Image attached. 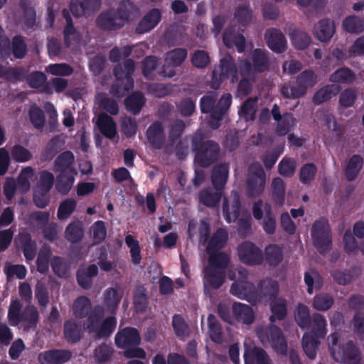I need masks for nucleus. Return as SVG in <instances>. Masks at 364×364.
Listing matches in <instances>:
<instances>
[{
  "label": "nucleus",
  "mask_w": 364,
  "mask_h": 364,
  "mask_svg": "<svg viewBox=\"0 0 364 364\" xmlns=\"http://www.w3.org/2000/svg\"><path fill=\"white\" fill-rule=\"evenodd\" d=\"M363 165V160L359 155H353L348 161L345 172L349 181L354 180Z\"/></svg>",
  "instance_id": "40"
},
{
  "label": "nucleus",
  "mask_w": 364,
  "mask_h": 364,
  "mask_svg": "<svg viewBox=\"0 0 364 364\" xmlns=\"http://www.w3.org/2000/svg\"><path fill=\"white\" fill-rule=\"evenodd\" d=\"M245 364H271V360L262 349L257 347H249L245 345Z\"/></svg>",
  "instance_id": "26"
},
{
  "label": "nucleus",
  "mask_w": 364,
  "mask_h": 364,
  "mask_svg": "<svg viewBox=\"0 0 364 364\" xmlns=\"http://www.w3.org/2000/svg\"><path fill=\"white\" fill-rule=\"evenodd\" d=\"M252 18V13L250 8L247 5L238 6L235 11L234 21L241 26H245L250 23Z\"/></svg>",
  "instance_id": "50"
},
{
  "label": "nucleus",
  "mask_w": 364,
  "mask_h": 364,
  "mask_svg": "<svg viewBox=\"0 0 364 364\" xmlns=\"http://www.w3.org/2000/svg\"><path fill=\"white\" fill-rule=\"evenodd\" d=\"M228 178V167L226 164H220L213 169L212 182L218 191L205 189L199 194V201L207 207H214L219 202L222 193L220 190L225 186Z\"/></svg>",
  "instance_id": "3"
},
{
  "label": "nucleus",
  "mask_w": 364,
  "mask_h": 364,
  "mask_svg": "<svg viewBox=\"0 0 364 364\" xmlns=\"http://www.w3.org/2000/svg\"><path fill=\"white\" fill-rule=\"evenodd\" d=\"M173 328L177 336L185 338L189 336V328L183 318L179 315H175L172 321Z\"/></svg>",
  "instance_id": "62"
},
{
  "label": "nucleus",
  "mask_w": 364,
  "mask_h": 364,
  "mask_svg": "<svg viewBox=\"0 0 364 364\" xmlns=\"http://www.w3.org/2000/svg\"><path fill=\"white\" fill-rule=\"evenodd\" d=\"M92 304L90 300L85 296L77 298L73 306V314L77 318H84L89 314L84 323L90 333H93L98 338L109 336L114 330L117 321L114 316L107 317L102 321L104 315L103 308L97 306L91 311Z\"/></svg>",
  "instance_id": "2"
},
{
  "label": "nucleus",
  "mask_w": 364,
  "mask_h": 364,
  "mask_svg": "<svg viewBox=\"0 0 364 364\" xmlns=\"http://www.w3.org/2000/svg\"><path fill=\"white\" fill-rule=\"evenodd\" d=\"M336 32L334 22L330 19H323L315 24L313 33L321 42L330 41Z\"/></svg>",
  "instance_id": "22"
},
{
  "label": "nucleus",
  "mask_w": 364,
  "mask_h": 364,
  "mask_svg": "<svg viewBox=\"0 0 364 364\" xmlns=\"http://www.w3.org/2000/svg\"><path fill=\"white\" fill-rule=\"evenodd\" d=\"M23 14V22L26 27L32 28L36 23V11L31 2L28 0H22L20 4Z\"/></svg>",
  "instance_id": "46"
},
{
  "label": "nucleus",
  "mask_w": 364,
  "mask_h": 364,
  "mask_svg": "<svg viewBox=\"0 0 364 364\" xmlns=\"http://www.w3.org/2000/svg\"><path fill=\"white\" fill-rule=\"evenodd\" d=\"M271 191L274 202L282 205L284 202L286 186L284 181L280 177H275L271 182Z\"/></svg>",
  "instance_id": "35"
},
{
  "label": "nucleus",
  "mask_w": 364,
  "mask_h": 364,
  "mask_svg": "<svg viewBox=\"0 0 364 364\" xmlns=\"http://www.w3.org/2000/svg\"><path fill=\"white\" fill-rule=\"evenodd\" d=\"M262 343H269L278 353L284 355L287 352V344L282 336L281 330L276 326H271L269 329L258 332Z\"/></svg>",
  "instance_id": "13"
},
{
  "label": "nucleus",
  "mask_w": 364,
  "mask_h": 364,
  "mask_svg": "<svg viewBox=\"0 0 364 364\" xmlns=\"http://www.w3.org/2000/svg\"><path fill=\"white\" fill-rule=\"evenodd\" d=\"M333 297L327 294L316 295L313 301V307L318 311H326L333 304Z\"/></svg>",
  "instance_id": "54"
},
{
  "label": "nucleus",
  "mask_w": 364,
  "mask_h": 364,
  "mask_svg": "<svg viewBox=\"0 0 364 364\" xmlns=\"http://www.w3.org/2000/svg\"><path fill=\"white\" fill-rule=\"evenodd\" d=\"M4 272L9 278L16 277L19 279H23L27 273L26 267L22 264H7L4 267Z\"/></svg>",
  "instance_id": "64"
},
{
  "label": "nucleus",
  "mask_w": 364,
  "mask_h": 364,
  "mask_svg": "<svg viewBox=\"0 0 364 364\" xmlns=\"http://www.w3.org/2000/svg\"><path fill=\"white\" fill-rule=\"evenodd\" d=\"M231 104V95L230 94H225L220 99L217 109H214L212 113V119L210 122V127L213 129H216L219 127V122L222 119L223 115L225 114L226 110L230 106Z\"/></svg>",
  "instance_id": "28"
},
{
  "label": "nucleus",
  "mask_w": 364,
  "mask_h": 364,
  "mask_svg": "<svg viewBox=\"0 0 364 364\" xmlns=\"http://www.w3.org/2000/svg\"><path fill=\"white\" fill-rule=\"evenodd\" d=\"M358 276V273L356 270L348 272L337 270L333 273L334 280L341 285H346L350 283Z\"/></svg>",
  "instance_id": "63"
},
{
  "label": "nucleus",
  "mask_w": 364,
  "mask_h": 364,
  "mask_svg": "<svg viewBox=\"0 0 364 364\" xmlns=\"http://www.w3.org/2000/svg\"><path fill=\"white\" fill-rule=\"evenodd\" d=\"M265 257L271 265H277L283 259L282 247L277 245H270L265 249Z\"/></svg>",
  "instance_id": "51"
},
{
  "label": "nucleus",
  "mask_w": 364,
  "mask_h": 364,
  "mask_svg": "<svg viewBox=\"0 0 364 364\" xmlns=\"http://www.w3.org/2000/svg\"><path fill=\"white\" fill-rule=\"evenodd\" d=\"M19 238L23 242L24 256L27 260H32L36 253V243L32 241L29 235L26 234H20Z\"/></svg>",
  "instance_id": "59"
},
{
  "label": "nucleus",
  "mask_w": 364,
  "mask_h": 364,
  "mask_svg": "<svg viewBox=\"0 0 364 364\" xmlns=\"http://www.w3.org/2000/svg\"><path fill=\"white\" fill-rule=\"evenodd\" d=\"M235 319L245 324L252 323L255 319L252 309L247 304L235 302L232 305Z\"/></svg>",
  "instance_id": "27"
},
{
  "label": "nucleus",
  "mask_w": 364,
  "mask_h": 364,
  "mask_svg": "<svg viewBox=\"0 0 364 364\" xmlns=\"http://www.w3.org/2000/svg\"><path fill=\"white\" fill-rule=\"evenodd\" d=\"M98 272V268L95 264H91L88 267H82L77 272V282L84 289H89L92 284V279L96 276Z\"/></svg>",
  "instance_id": "30"
},
{
  "label": "nucleus",
  "mask_w": 364,
  "mask_h": 364,
  "mask_svg": "<svg viewBox=\"0 0 364 364\" xmlns=\"http://www.w3.org/2000/svg\"><path fill=\"white\" fill-rule=\"evenodd\" d=\"M329 80L333 82L350 84L355 80V75L350 69L342 68L332 73Z\"/></svg>",
  "instance_id": "37"
},
{
  "label": "nucleus",
  "mask_w": 364,
  "mask_h": 364,
  "mask_svg": "<svg viewBox=\"0 0 364 364\" xmlns=\"http://www.w3.org/2000/svg\"><path fill=\"white\" fill-rule=\"evenodd\" d=\"M96 124L102 134L108 138H113L116 134V125L111 117L106 114L99 115Z\"/></svg>",
  "instance_id": "31"
},
{
  "label": "nucleus",
  "mask_w": 364,
  "mask_h": 364,
  "mask_svg": "<svg viewBox=\"0 0 364 364\" xmlns=\"http://www.w3.org/2000/svg\"><path fill=\"white\" fill-rule=\"evenodd\" d=\"M340 339L336 333L328 337V344L333 359L344 364H358L360 355L354 344L349 341L346 345L340 344Z\"/></svg>",
  "instance_id": "5"
},
{
  "label": "nucleus",
  "mask_w": 364,
  "mask_h": 364,
  "mask_svg": "<svg viewBox=\"0 0 364 364\" xmlns=\"http://www.w3.org/2000/svg\"><path fill=\"white\" fill-rule=\"evenodd\" d=\"M97 24L99 27L115 30L121 28L125 23V16H119L116 10L111 9L102 12L97 18Z\"/></svg>",
  "instance_id": "18"
},
{
  "label": "nucleus",
  "mask_w": 364,
  "mask_h": 364,
  "mask_svg": "<svg viewBox=\"0 0 364 364\" xmlns=\"http://www.w3.org/2000/svg\"><path fill=\"white\" fill-rule=\"evenodd\" d=\"M228 276L230 279L233 280L234 282L230 287V293L241 299L247 301V297H242L234 294L235 289L236 291H241L245 294L249 292L255 293V285L250 282L247 281L248 273L243 267H231L228 272Z\"/></svg>",
  "instance_id": "10"
},
{
  "label": "nucleus",
  "mask_w": 364,
  "mask_h": 364,
  "mask_svg": "<svg viewBox=\"0 0 364 364\" xmlns=\"http://www.w3.org/2000/svg\"><path fill=\"white\" fill-rule=\"evenodd\" d=\"M71 358V353L66 350H50L41 353L38 360L41 364H63Z\"/></svg>",
  "instance_id": "21"
},
{
  "label": "nucleus",
  "mask_w": 364,
  "mask_h": 364,
  "mask_svg": "<svg viewBox=\"0 0 364 364\" xmlns=\"http://www.w3.org/2000/svg\"><path fill=\"white\" fill-rule=\"evenodd\" d=\"M216 95L215 92H208L206 95L202 97L200 100V110L203 113H210V119L209 121V124H210V122L212 119V113L214 109H217V107H214L215 100H216Z\"/></svg>",
  "instance_id": "57"
},
{
  "label": "nucleus",
  "mask_w": 364,
  "mask_h": 364,
  "mask_svg": "<svg viewBox=\"0 0 364 364\" xmlns=\"http://www.w3.org/2000/svg\"><path fill=\"white\" fill-rule=\"evenodd\" d=\"M253 65L248 62H244L240 65L241 74L252 76L257 71L264 70L268 66V59L262 49H256L252 54Z\"/></svg>",
  "instance_id": "16"
},
{
  "label": "nucleus",
  "mask_w": 364,
  "mask_h": 364,
  "mask_svg": "<svg viewBox=\"0 0 364 364\" xmlns=\"http://www.w3.org/2000/svg\"><path fill=\"white\" fill-rule=\"evenodd\" d=\"M134 71V63L132 60H127L114 68V75L117 79L116 86L112 87V93L117 97L124 95V92L133 87V80L131 75Z\"/></svg>",
  "instance_id": "9"
},
{
  "label": "nucleus",
  "mask_w": 364,
  "mask_h": 364,
  "mask_svg": "<svg viewBox=\"0 0 364 364\" xmlns=\"http://www.w3.org/2000/svg\"><path fill=\"white\" fill-rule=\"evenodd\" d=\"M187 50L183 48H176L167 52L164 58L162 74L172 77L176 74V68L181 66L187 58Z\"/></svg>",
  "instance_id": "15"
},
{
  "label": "nucleus",
  "mask_w": 364,
  "mask_h": 364,
  "mask_svg": "<svg viewBox=\"0 0 364 364\" xmlns=\"http://www.w3.org/2000/svg\"><path fill=\"white\" fill-rule=\"evenodd\" d=\"M240 205V197L235 191H232L230 196L224 198L223 213L228 223L235 221L238 218Z\"/></svg>",
  "instance_id": "19"
},
{
  "label": "nucleus",
  "mask_w": 364,
  "mask_h": 364,
  "mask_svg": "<svg viewBox=\"0 0 364 364\" xmlns=\"http://www.w3.org/2000/svg\"><path fill=\"white\" fill-rule=\"evenodd\" d=\"M269 48L276 53H282L287 48V40L282 33L276 28H269L265 33Z\"/></svg>",
  "instance_id": "24"
},
{
  "label": "nucleus",
  "mask_w": 364,
  "mask_h": 364,
  "mask_svg": "<svg viewBox=\"0 0 364 364\" xmlns=\"http://www.w3.org/2000/svg\"><path fill=\"white\" fill-rule=\"evenodd\" d=\"M75 173H62L57 176L56 188L62 193H67L73 187L74 183Z\"/></svg>",
  "instance_id": "43"
},
{
  "label": "nucleus",
  "mask_w": 364,
  "mask_h": 364,
  "mask_svg": "<svg viewBox=\"0 0 364 364\" xmlns=\"http://www.w3.org/2000/svg\"><path fill=\"white\" fill-rule=\"evenodd\" d=\"M140 342L139 333L134 328H125L119 331L115 336L117 346L120 348L125 349L124 355L128 358H145V351L142 348L137 347Z\"/></svg>",
  "instance_id": "4"
},
{
  "label": "nucleus",
  "mask_w": 364,
  "mask_h": 364,
  "mask_svg": "<svg viewBox=\"0 0 364 364\" xmlns=\"http://www.w3.org/2000/svg\"><path fill=\"white\" fill-rule=\"evenodd\" d=\"M230 77L232 78V82L237 80L236 69L232 63V59L230 56H227L220 60V65L213 70L211 87L214 89H218L221 82Z\"/></svg>",
  "instance_id": "14"
},
{
  "label": "nucleus",
  "mask_w": 364,
  "mask_h": 364,
  "mask_svg": "<svg viewBox=\"0 0 364 364\" xmlns=\"http://www.w3.org/2000/svg\"><path fill=\"white\" fill-rule=\"evenodd\" d=\"M233 290L236 295L247 297V301L256 304L259 301H269L274 298L279 293V285L276 280L267 278L261 280L257 287L255 286V293L249 292L245 294L243 292Z\"/></svg>",
  "instance_id": "7"
},
{
  "label": "nucleus",
  "mask_w": 364,
  "mask_h": 364,
  "mask_svg": "<svg viewBox=\"0 0 364 364\" xmlns=\"http://www.w3.org/2000/svg\"><path fill=\"white\" fill-rule=\"evenodd\" d=\"M101 5V0H72L70 11L73 15L79 17L90 15L97 11Z\"/></svg>",
  "instance_id": "20"
},
{
  "label": "nucleus",
  "mask_w": 364,
  "mask_h": 364,
  "mask_svg": "<svg viewBox=\"0 0 364 364\" xmlns=\"http://www.w3.org/2000/svg\"><path fill=\"white\" fill-rule=\"evenodd\" d=\"M63 15L67 22V25L64 30L65 43L68 46H71L73 43H77L80 41V36L73 26L71 23V18L69 16L68 11H63Z\"/></svg>",
  "instance_id": "44"
},
{
  "label": "nucleus",
  "mask_w": 364,
  "mask_h": 364,
  "mask_svg": "<svg viewBox=\"0 0 364 364\" xmlns=\"http://www.w3.org/2000/svg\"><path fill=\"white\" fill-rule=\"evenodd\" d=\"M303 348L306 355L314 359L316 357L318 343L314 338L309 334H304L303 337Z\"/></svg>",
  "instance_id": "61"
},
{
  "label": "nucleus",
  "mask_w": 364,
  "mask_h": 364,
  "mask_svg": "<svg viewBox=\"0 0 364 364\" xmlns=\"http://www.w3.org/2000/svg\"><path fill=\"white\" fill-rule=\"evenodd\" d=\"M145 100L141 93L134 92L126 99L125 105L129 112L136 114L139 112Z\"/></svg>",
  "instance_id": "49"
},
{
  "label": "nucleus",
  "mask_w": 364,
  "mask_h": 364,
  "mask_svg": "<svg viewBox=\"0 0 364 364\" xmlns=\"http://www.w3.org/2000/svg\"><path fill=\"white\" fill-rule=\"evenodd\" d=\"M340 91V87L336 85H328L318 90L313 97V102L319 105L332 97L336 95Z\"/></svg>",
  "instance_id": "34"
},
{
  "label": "nucleus",
  "mask_w": 364,
  "mask_h": 364,
  "mask_svg": "<svg viewBox=\"0 0 364 364\" xmlns=\"http://www.w3.org/2000/svg\"><path fill=\"white\" fill-rule=\"evenodd\" d=\"M312 237L318 251L324 252L329 250L331 244V230L326 220H320L314 224Z\"/></svg>",
  "instance_id": "12"
},
{
  "label": "nucleus",
  "mask_w": 364,
  "mask_h": 364,
  "mask_svg": "<svg viewBox=\"0 0 364 364\" xmlns=\"http://www.w3.org/2000/svg\"><path fill=\"white\" fill-rule=\"evenodd\" d=\"M125 243L129 248L132 262L134 265H139L142 259L139 241L132 235H127L125 237Z\"/></svg>",
  "instance_id": "39"
},
{
  "label": "nucleus",
  "mask_w": 364,
  "mask_h": 364,
  "mask_svg": "<svg viewBox=\"0 0 364 364\" xmlns=\"http://www.w3.org/2000/svg\"><path fill=\"white\" fill-rule=\"evenodd\" d=\"M161 18V14L159 9L151 10L139 22L135 29L136 33L143 34L151 31L159 24Z\"/></svg>",
  "instance_id": "23"
},
{
  "label": "nucleus",
  "mask_w": 364,
  "mask_h": 364,
  "mask_svg": "<svg viewBox=\"0 0 364 364\" xmlns=\"http://www.w3.org/2000/svg\"><path fill=\"white\" fill-rule=\"evenodd\" d=\"M74 156L70 151H65L61 154L55 161L54 171L62 173H75V169L73 166Z\"/></svg>",
  "instance_id": "29"
},
{
  "label": "nucleus",
  "mask_w": 364,
  "mask_h": 364,
  "mask_svg": "<svg viewBox=\"0 0 364 364\" xmlns=\"http://www.w3.org/2000/svg\"><path fill=\"white\" fill-rule=\"evenodd\" d=\"M240 259L248 264H257L262 262L263 256L261 250L252 242H244L237 247Z\"/></svg>",
  "instance_id": "17"
},
{
  "label": "nucleus",
  "mask_w": 364,
  "mask_h": 364,
  "mask_svg": "<svg viewBox=\"0 0 364 364\" xmlns=\"http://www.w3.org/2000/svg\"><path fill=\"white\" fill-rule=\"evenodd\" d=\"M83 235L82 226L79 221L70 223L65 231V238L73 243L80 242L82 239Z\"/></svg>",
  "instance_id": "41"
},
{
  "label": "nucleus",
  "mask_w": 364,
  "mask_h": 364,
  "mask_svg": "<svg viewBox=\"0 0 364 364\" xmlns=\"http://www.w3.org/2000/svg\"><path fill=\"white\" fill-rule=\"evenodd\" d=\"M317 81L318 77L315 73L305 70L297 77L295 86L284 85L281 91L282 95L287 98H299L305 95L307 89L314 87Z\"/></svg>",
  "instance_id": "8"
},
{
  "label": "nucleus",
  "mask_w": 364,
  "mask_h": 364,
  "mask_svg": "<svg viewBox=\"0 0 364 364\" xmlns=\"http://www.w3.org/2000/svg\"><path fill=\"white\" fill-rule=\"evenodd\" d=\"M76 207V201L74 199L69 198L63 201L58 210V218L59 220H66L73 213Z\"/></svg>",
  "instance_id": "56"
},
{
  "label": "nucleus",
  "mask_w": 364,
  "mask_h": 364,
  "mask_svg": "<svg viewBox=\"0 0 364 364\" xmlns=\"http://www.w3.org/2000/svg\"><path fill=\"white\" fill-rule=\"evenodd\" d=\"M228 237L226 230L218 229L207 246L206 250L209 255L208 264L203 271L205 294H210L212 290L218 289L225 282V268L229 262V257L219 250L225 246Z\"/></svg>",
  "instance_id": "1"
},
{
  "label": "nucleus",
  "mask_w": 364,
  "mask_h": 364,
  "mask_svg": "<svg viewBox=\"0 0 364 364\" xmlns=\"http://www.w3.org/2000/svg\"><path fill=\"white\" fill-rule=\"evenodd\" d=\"M54 183V176L48 171H43L40 173L39 181L36 191L48 193Z\"/></svg>",
  "instance_id": "58"
},
{
  "label": "nucleus",
  "mask_w": 364,
  "mask_h": 364,
  "mask_svg": "<svg viewBox=\"0 0 364 364\" xmlns=\"http://www.w3.org/2000/svg\"><path fill=\"white\" fill-rule=\"evenodd\" d=\"M65 338L71 342H76L81 337V326L75 320H69L64 325Z\"/></svg>",
  "instance_id": "47"
},
{
  "label": "nucleus",
  "mask_w": 364,
  "mask_h": 364,
  "mask_svg": "<svg viewBox=\"0 0 364 364\" xmlns=\"http://www.w3.org/2000/svg\"><path fill=\"white\" fill-rule=\"evenodd\" d=\"M35 176L34 170L31 166H26L21 169L18 176V189L21 193H26L30 190L31 181Z\"/></svg>",
  "instance_id": "33"
},
{
  "label": "nucleus",
  "mask_w": 364,
  "mask_h": 364,
  "mask_svg": "<svg viewBox=\"0 0 364 364\" xmlns=\"http://www.w3.org/2000/svg\"><path fill=\"white\" fill-rule=\"evenodd\" d=\"M122 298L121 292L114 288H109L105 291V304L110 311H113L118 306Z\"/></svg>",
  "instance_id": "48"
},
{
  "label": "nucleus",
  "mask_w": 364,
  "mask_h": 364,
  "mask_svg": "<svg viewBox=\"0 0 364 364\" xmlns=\"http://www.w3.org/2000/svg\"><path fill=\"white\" fill-rule=\"evenodd\" d=\"M223 42L228 48L235 46L238 52L241 53L245 47V38L232 28L228 29L223 36Z\"/></svg>",
  "instance_id": "32"
},
{
  "label": "nucleus",
  "mask_w": 364,
  "mask_h": 364,
  "mask_svg": "<svg viewBox=\"0 0 364 364\" xmlns=\"http://www.w3.org/2000/svg\"><path fill=\"white\" fill-rule=\"evenodd\" d=\"M290 38L295 48L305 49L311 43V38L306 33L301 31H294L290 34Z\"/></svg>",
  "instance_id": "52"
},
{
  "label": "nucleus",
  "mask_w": 364,
  "mask_h": 364,
  "mask_svg": "<svg viewBox=\"0 0 364 364\" xmlns=\"http://www.w3.org/2000/svg\"><path fill=\"white\" fill-rule=\"evenodd\" d=\"M326 320L322 315L319 314L313 315L311 329L316 336L322 337L326 335Z\"/></svg>",
  "instance_id": "55"
},
{
  "label": "nucleus",
  "mask_w": 364,
  "mask_h": 364,
  "mask_svg": "<svg viewBox=\"0 0 364 364\" xmlns=\"http://www.w3.org/2000/svg\"><path fill=\"white\" fill-rule=\"evenodd\" d=\"M272 315L269 318L272 322L284 318L287 309V302L282 298H274L270 303Z\"/></svg>",
  "instance_id": "36"
},
{
  "label": "nucleus",
  "mask_w": 364,
  "mask_h": 364,
  "mask_svg": "<svg viewBox=\"0 0 364 364\" xmlns=\"http://www.w3.org/2000/svg\"><path fill=\"white\" fill-rule=\"evenodd\" d=\"M296 167L297 163L294 159L284 157L278 164V173L284 177L290 178L295 173Z\"/></svg>",
  "instance_id": "45"
},
{
  "label": "nucleus",
  "mask_w": 364,
  "mask_h": 364,
  "mask_svg": "<svg viewBox=\"0 0 364 364\" xmlns=\"http://www.w3.org/2000/svg\"><path fill=\"white\" fill-rule=\"evenodd\" d=\"M342 26L348 33H360L364 31V20L355 16H349L343 20Z\"/></svg>",
  "instance_id": "38"
},
{
  "label": "nucleus",
  "mask_w": 364,
  "mask_h": 364,
  "mask_svg": "<svg viewBox=\"0 0 364 364\" xmlns=\"http://www.w3.org/2000/svg\"><path fill=\"white\" fill-rule=\"evenodd\" d=\"M272 114L274 120L277 121V133L279 135L287 134L294 125V119L291 114L285 113L280 114L279 107L274 105L272 109Z\"/></svg>",
  "instance_id": "25"
},
{
  "label": "nucleus",
  "mask_w": 364,
  "mask_h": 364,
  "mask_svg": "<svg viewBox=\"0 0 364 364\" xmlns=\"http://www.w3.org/2000/svg\"><path fill=\"white\" fill-rule=\"evenodd\" d=\"M149 141L154 148H159L162 144L163 128L160 123L156 122L151 125L146 132Z\"/></svg>",
  "instance_id": "42"
},
{
  "label": "nucleus",
  "mask_w": 364,
  "mask_h": 364,
  "mask_svg": "<svg viewBox=\"0 0 364 364\" xmlns=\"http://www.w3.org/2000/svg\"><path fill=\"white\" fill-rule=\"evenodd\" d=\"M294 317L297 324L301 328H305L310 323V314L309 308L303 304H298L294 311Z\"/></svg>",
  "instance_id": "53"
},
{
  "label": "nucleus",
  "mask_w": 364,
  "mask_h": 364,
  "mask_svg": "<svg viewBox=\"0 0 364 364\" xmlns=\"http://www.w3.org/2000/svg\"><path fill=\"white\" fill-rule=\"evenodd\" d=\"M30 120L36 129H41L45 124V117L43 110L36 105L31 106L29 109Z\"/></svg>",
  "instance_id": "60"
},
{
  "label": "nucleus",
  "mask_w": 364,
  "mask_h": 364,
  "mask_svg": "<svg viewBox=\"0 0 364 364\" xmlns=\"http://www.w3.org/2000/svg\"><path fill=\"white\" fill-rule=\"evenodd\" d=\"M202 141V135L196 133L192 138V149L196 151V161L202 166H207L218 159L220 146L213 141Z\"/></svg>",
  "instance_id": "6"
},
{
  "label": "nucleus",
  "mask_w": 364,
  "mask_h": 364,
  "mask_svg": "<svg viewBox=\"0 0 364 364\" xmlns=\"http://www.w3.org/2000/svg\"><path fill=\"white\" fill-rule=\"evenodd\" d=\"M266 174L259 163L252 164L248 171L247 179V193L250 196L261 195L266 186Z\"/></svg>",
  "instance_id": "11"
}]
</instances>
